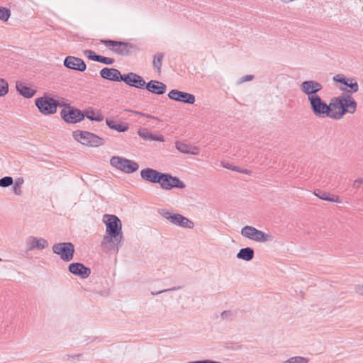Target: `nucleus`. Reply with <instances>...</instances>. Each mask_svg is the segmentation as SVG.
Here are the masks:
<instances>
[{"mask_svg":"<svg viewBox=\"0 0 363 363\" xmlns=\"http://www.w3.org/2000/svg\"><path fill=\"white\" fill-rule=\"evenodd\" d=\"M104 222L106 225L105 235L101 242L104 250L118 252L123 245V234L121 220L115 215H104Z\"/></svg>","mask_w":363,"mask_h":363,"instance_id":"nucleus-1","label":"nucleus"},{"mask_svg":"<svg viewBox=\"0 0 363 363\" xmlns=\"http://www.w3.org/2000/svg\"><path fill=\"white\" fill-rule=\"evenodd\" d=\"M334 119L340 120L346 113H354L357 108V102L351 96H340L333 99Z\"/></svg>","mask_w":363,"mask_h":363,"instance_id":"nucleus-2","label":"nucleus"},{"mask_svg":"<svg viewBox=\"0 0 363 363\" xmlns=\"http://www.w3.org/2000/svg\"><path fill=\"white\" fill-rule=\"evenodd\" d=\"M310 108L315 116L318 118H330L334 119L333 101L328 104L319 96L308 100Z\"/></svg>","mask_w":363,"mask_h":363,"instance_id":"nucleus-3","label":"nucleus"},{"mask_svg":"<svg viewBox=\"0 0 363 363\" xmlns=\"http://www.w3.org/2000/svg\"><path fill=\"white\" fill-rule=\"evenodd\" d=\"M100 42L108 47L113 52L122 56L128 55L133 52L138 50L135 45L128 42L113 40H101Z\"/></svg>","mask_w":363,"mask_h":363,"instance_id":"nucleus-4","label":"nucleus"},{"mask_svg":"<svg viewBox=\"0 0 363 363\" xmlns=\"http://www.w3.org/2000/svg\"><path fill=\"white\" fill-rule=\"evenodd\" d=\"M74 138L84 145L99 147L105 144L104 138L88 131L76 130L73 132Z\"/></svg>","mask_w":363,"mask_h":363,"instance_id":"nucleus-5","label":"nucleus"},{"mask_svg":"<svg viewBox=\"0 0 363 363\" xmlns=\"http://www.w3.org/2000/svg\"><path fill=\"white\" fill-rule=\"evenodd\" d=\"M159 213L173 225L189 229H192L194 226V222L182 214L173 213L166 209L160 210Z\"/></svg>","mask_w":363,"mask_h":363,"instance_id":"nucleus-6","label":"nucleus"},{"mask_svg":"<svg viewBox=\"0 0 363 363\" xmlns=\"http://www.w3.org/2000/svg\"><path fill=\"white\" fill-rule=\"evenodd\" d=\"M35 104L39 111L45 116L55 113L60 106V103L57 100L46 96L37 98Z\"/></svg>","mask_w":363,"mask_h":363,"instance_id":"nucleus-7","label":"nucleus"},{"mask_svg":"<svg viewBox=\"0 0 363 363\" xmlns=\"http://www.w3.org/2000/svg\"><path fill=\"white\" fill-rule=\"evenodd\" d=\"M241 235L253 241L264 242L272 240V236L251 225H245L241 230Z\"/></svg>","mask_w":363,"mask_h":363,"instance_id":"nucleus-8","label":"nucleus"},{"mask_svg":"<svg viewBox=\"0 0 363 363\" xmlns=\"http://www.w3.org/2000/svg\"><path fill=\"white\" fill-rule=\"evenodd\" d=\"M52 250L53 253L59 255L65 262H69L73 259L74 246L72 242H60L54 244Z\"/></svg>","mask_w":363,"mask_h":363,"instance_id":"nucleus-9","label":"nucleus"},{"mask_svg":"<svg viewBox=\"0 0 363 363\" xmlns=\"http://www.w3.org/2000/svg\"><path fill=\"white\" fill-rule=\"evenodd\" d=\"M159 184L164 190H171L174 188L182 189L186 187V184L179 177L168 173H162Z\"/></svg>","mask_w":363,"mask_h":363,"instance_id":"nucleus-10","label":"nucleus"},{"mask_svg":"<svg viewBox=\"0 0 363 363\" xmlns=\"http://www.w3.org/2000/svg\"><path fill=\"white\" fill-rule=\"evenodd\" d=\"M323 89V85L315 80L303 81L300 84V90L308 96V101L319 96L318 93Z\"/></svg>","mask_w":363,"mask_h":363,"instance_id":"nucleus-11","label":"nucleus"},{"mask_svg":"<svg viewBox=\"0 0 363 363\" xmlns=\"http://www.w3.org/2000/svg\"><path fill=\"white\" fill-rule=\"evenodd\" d=\"M60 116L68 123H76L84 118V115L82 111L70 106L63 108L60 112Z\"/></svg>","mask_w":363,"mask_h":363,"instance_id":"nucleus-12","label":"nucleus"},{"mask_svg":"<svg viewBox=\"0 0 363 363\" xmlns=\"http://www.w3.org/2000/svg\"><path fill=\"white\" fill-rule=\"evenodd\" d=\"M168 97L174 101L188 104H194L196 99L192 94L182 91L177 89H172L168 93Z\"/></svg>","mask_w":363,"mask_h":363,"instance_id":"nucleus-13","label":"nucleus"},{"mask_svg":"<svg viewBox=\"0 0 363 363\" xmlns=\"http://www.w3.org/2000/svg\"><path fill=\"white\" fill-rule=\"evenodd\" d=\"M122 81L126 84L137 89H143L145 86V81L143 78L134 72H129L123 74Z\"/></svg>","mask_w":363,"mask_h":363,"instance_id":"nucleus-14","label":"nucleus"},{"mask_svg":"<svg viewBox=\"0 0 363 363\" xmlns=\"http://www.w3.org/2000/svg\"><path fill=\"white\" fill-rule=\"evenodd\" d=\"M26 252L34 250H42L48 246V242L45 238L30 236L26 239Z\"/></svg>","mask_w":363,"mask_h":363,"instance_id":"nucleus-15","label":"nucleus"},{"mask_svg":"<svg viewBox=\"0 0 363 363\" xmlns=\"http://www.w3.org/2000/svg\"><path fill=\"white\" fill-rule=\"evenodd\" d=\"M64 66L69 69L84 72L86 65L83 60L74 56H67L64 60Z\"/></svg>","mask_w":363,"mask_h":363,"instance_id":"nucleus-16","label":"nucleus"},{"mask_svg":"<svg viewBox=\"0 0 363 363\" xmlns=\"http://www.w3.org/2000/svg\"><path fill=\"white\" fill-rule=\"evenodd\" d=\"M69 272L82 279H86L91 274V269L80 262H74L69 265Z\"/></svg>","mask_w":363,"mask_h":363,"instance_id":"nucleus-17","label":"nucleus"},{"mask_svg":"<svg viewBox=\"0 0 363 363\" xmlns=\"http://www.w3.org/2000/svg\"><path fill=\"white\" fill-rule=\"evenodd\" d=\"M162 173L152 168H145L140 171V177L145 181L159 184Z\"/></svg>","mask_w":363,"mask_h":363,"instance_id":"nucleus-18","label":"nucleus"},{"mask_svg":"<svg viewBox=\"0 0 363 363\" xmlns=\"http://www.w3.org/2000/svg\"><path fill=\"white\" fill-rule=\"evenodd\" d=\"M100 76L110 81L121 82L123 74H121V72L116 68L104 67L101 69Z\"/></svg>","mask_w":363,"mask_h":363,"instance_id":"nucleus-19","label":"nucleus"},{"mask_svg":"<svg viewBox=\"0 0 363 363\" xmlns=\"http://www.w3.org/2000/svg\"><path fill=\"white\" fill-rule=\"evenodd\" d=\"M145 88L148 91L158 95L164 94L167 90V86L165 84L162 82L153 79L146 83Z\"/></svg>","mask_w":363,"mask_h":363,"instance_id":"nucleus-20","label":"nucleus"},{"mask_svg":"<svg viewBox=\"0 0 363 363\" xmlns=\"http://www.w3.org/2000/svg\"><path fill=\"white\" fill-rule=\"evenodd\" d=\"M138 135L145 141H160L163 142L164 140L162 135H155L149 131L147 128H139L138 130Z\"/></svg>","mask_w":363,"mask_h":363,"instance_id":"nucleus-21","label":"nucleus"},{"mask_svg":"<svg viewBox=\"0 0 363 363\" xmlns=\"http://www.w3.org/2000/svg\"><path fill=\"white\" fill-rule=\"evenodd\" d=\"M175 147L178 151L184 154L192 155H198L199 154V149L198 147L191 146L179 141H177L175 143Z\"/></svg>","mask_w":363,"mask_h":363,"instance_id":"nucleus-22","label":"nucleus"},{"mask_svg":"<svg viewBox=\"0 0 363 363\" xmlns=\"http://www.w3.org/2000/svg\"><path fill=\"white\" fill-rule=\"evenodd\" d=\"M16 87L19 94L27 99L33 97L36 93L35 89L26 86L21 82H17Z\"/></svg>","mask_w":363,"mask_h":363,"instance_id":"nucleus-23","label":"nucleus"},{"mask_svg":"<svg viewBox=\"0 0 363 363\" xmlns=\"http://www.w3.org/2000/svg\"><path fill=\"white\" fill-rule=\"evenodd\" d=\"M255 251L251 247H245L240 250L238 252L236 257L239 259L244 261H251L254 258Z\"/></svg>","mask_w":363,"mask_h":363,"instance_id":"nucleus-24","label":"nucleus"},{"mask_svg":"<svg viewBox=\"0 0 363 363\" xmlns=\"http://www.w3.org/2000/svg\"><path fill=\"white\" fill-rule=\"evenodd\" d=\"M106 123L111 129L115 130L120 133L125 132L129 128L128 124L127 123H118L117 122L108 118H106Z\"/></svg>","mask_w":363,"mask_h":363,"instance_id":"nucleus-25","label":"nucleus"},{"mask_svg":"<svg viewBox=\"0 0 363 363\" xmlns=\"http://www.w3.org/2000/svg\"><path fill=\"white\" fill-rule=\"evenodd\" d=\"M126 161V158L125 157H120V156H113L111 159H110V164L121 171L123 172L124 171V169H125V162Z\"/></svg>","mask_w":363,"mask_h":363,"instance_id":"nucleus-26","label":"nucleus"},{"mask_svg":"<svg viewBox=\"0 0 363 363\" xmlns=\"http://www.w3.org/2000/svg\"><path fill=\"white\" fill-rule=\"evenodd\" d=\"M314 194L316 196H318L319 199H320L322 200L331 201V202L340 203V199L337 196L329 194L328 192L321 191L319 190L315 191L314 192Z\"/></svg>","mask_w":363,"mask_h":363,"instance_id":"nucleus-27","label":"nucleus"},{"mask_svg":"<svg viewBox=\"0 0 363 363\" xmlns=\"http://www.w3.org/2000/svg\"><path fill=\"white\" fill-rule=\"evenodd\" d=\"M82 112L84 115V117H86L88 119L91 121L100 122L102 121L104 119V117L101 113L97 112V114H96L95 111L91 108L86 109L84 111Z\"/></svg>","mask_w":363,"mask_h":363,"instance_id":"nucleus-28","label":"nucleus"},{"mask_svg":"<svg viewBox=\"0 0 363 363\" xmlns=\"http://www.w3.org/2000/svg\"><path fill=\"white\" fill-rule=\"evenodd\" d=\"M125 164V169H124L123 172L126 173V174H132V173L136 172L139 168V165L137 162H135L133 160H128L127 158H126Z\"/></svg>","mask_w":363,"mask_h":363,"instance_id":"nucleus-29","label":"nucleus"},{"mask_svg":"<svg viewBox=\"0 0 363 363\" xmlns=\"http://www.w3.org/2000/svg\"><path fill=\"white\" fill-rule=\"evenodd\" d=\"M164 53L163 52H157L156 55H154L153 59V67L157 69V72L160 73L161 71V67L162 65V60L164 58Z\"/></svg>","mask_w":363,"mask_h":363,"instance_id":"nucleus-30","label":"nucleus"},{"mask_svg":"<svg viewBox=\"0 0 363 363\" xmlns=\"http://www.w3.org/2000/svg\"><path fill=\"white\" fill-rule=\"evenodd\" d=\"M309 359L301 356H295L284 361L282 363H308Z\"/></svg>","mask_w":363,"mask_h":363,"instance_id":"nucleus-31","label":"nucleus"},{"mask_svg":"<svg viewBox=\"0 0 363 363\" xmlns=\"http://www.w3.org/2000/svg\"><path fill=\"white\" fill-rule=\"evenodd\" d=\"M11 16V11L6 7H0V20L7 21Z\"/></svg>","mask_w":363,"mask_h":363,"instance_id":"nucleus-32","label":"nucleus"},{"mask_svg":"<svg viewBox=\"0 0 363 363\" xmlns=\"http://www.w3.org/2000/svg\"><path fill=\"white\" fill-rule=\"evenodd\" d=\"M9 92V84L4 79L0 78V96H4Z\"/></svg>","mask_w":363,"mask_h":363,"instance_id":"nucleus-33","label":"nucleus"},{"mask_svg":"<svg viewBox=\"0 0 363 363\" xmlns=\"http://www.w3.org/2000/svg\"><path fill=\"white\" fill-rule=\"evenodd\" d=\"M84 55H85L89 60L99 62L101 55H96V52L91 50H85L83 51Z\"/></svg>","mask_w":363,"mask_h":363,"instance_id":"nucleus-34","label":"nucleus"},{"mask_svg":"<svg viewBox=\"0 0 363 363\" xmlns=\"http://www.w3.org/2000/svg\"><path fill=\"white\" fill-rule=\"evenodd\" d=\"M13 184V179L11 177L6 176L0 179V186L1 187H9Z\"/></svg>","mask_w":363,"mask_h":363,"instance_id":"nucleus-35","label":"nucleus"},{"mask_svg":"<svg viewBox=\"0 0 363 363\" xmlns=\"http://www.w3.org/2000/svg\"><path fill=\"white\" fill-rule=\"evenodd\" d=\"M350 80L345 84L347 87L351 89L352 92H357L359 90V85L354 78H348Z\"/></svg>","mask_w":363,"mask_h":363,"instance_id":"nucleus-36","label":"nucleus"},{"mask_svg":"<svg viewBox=\"0 0 363 363\" xmlns=\"http://www.w3.org/2000/svg\"><path fill=\"white\" fill-rule=\"evenodd\" d=\"M333 80L345 85L350 79L346 78L343 74H338L333 77Z\"/></svg>","mask_w":363,"mask_h":363,"instance_id":"nucleus-37","label":"nucleus"},{"mask_svg":"<svg viewBox=\"0 0 363 363\" xmlns=\"http://www.w3.org/2000/svg\"><path fill=\"white\" fill-rule=\"evenodd\" d=\"M180 289H182V286H174V287H172L170 289H163V290H160V291H152L151 294L152 295H157V294H162V293L167 292V291H177Z\"/></svg>","mask_w":363,"mask_h":363,"instance_id":"nucleus-38","label":"nucleus"},{"mask_svg":"<svg viewBox=\"0 0 363 363\" xmlns=\"http://www.w3.org/2000/svg\"><path fill=\"white\" fill-rule=\"evenodd\" d=\"M99 62L105 64V65H112L114 62V60L113 58L100 56Z\"/></svg>","mask_w":363,"mask_h":363,"instance_id":"nucleus-39","label":"nucleus"},{"mask_svg":"<svg viewBox=\"0 0 363 363\" xmlns=\"http://www.w3.org/2000/svg\"><path fill=\"white\" fill-rule=\"evenodd\" d=\"M233 316V313L231 311H224L221 313V318L224 320H231Z\"/></svg>","mask_w":363,"mask_h":363,"instance_id":"nucleus-40","label":"nucleus"},{"mask_svg":"<svg viewBox=\"0 0 363 363\" xmlns=\"http://www.w3.org/2000/svg\"><path fill=\"white\" fill-rule=\"evenodd\" d=\"M353 187L356 189H359L360 188L363 189V179L359 178L356 180H354L353 183Z\"/></svg>","mask_w":363,"mask_h":363,"instance_id":"nucleus-41","label":"nucleus"},{"mask_svg":"<svg viewBox=\"0 0 363 363\" xmlns=\"http://www.w3.org/2000/svg\"><path fill=\"white\" fill-rule=\"evenodd\" d=\"M254 78H255V76L251 75V74L243 76L240 79V83H243V82L251 81Z\"/></svg>","mask_w":363,"mask_h":363,"instance_id":"nucleus-42","label":"nucleus"},{"mask_svg":"<svg viewBox=\"0 0 363 363\" xmlns=\"http://www.w3.org/2000/svg\"><path fill=\"white\" fill-rule=\"evenodd\" d=\"M13 191L14 194L16 196H21L23 194L21 186H16L15 184H13Z\"/></svg>","mask_w":363,"mask_h":363,"instance_id":"nucleus-43","label":"nucleus"},{"mask_svg":"<svg viewBox=\"0 0 363 363\" xmlns=\"http://www.w3.org/2000/svg\"><path fill=\"white\" fill-rule=\"evenodd\" d=\"M354 291L356 293L363 296V284L356 285L354 287Z\"/></svg>","mask_w":363,"mask_h":363,"instance_id":"nucleus-44","label":"nucleus"},{"mask_svg":"<svg viewBox=\"0 0 363 363\" xmlns=\"http://www.w3.org/2000/svg\"><path fill=\"white\" fill-rule=\"evenodd\" d=\"M140 116H144V117L147 118L156 120V121H160L157 117L152 116V115H150L148 113H140Z\"/></svg>","mask_w":363,"mask_h":363,"instance_id":"nucleus-45","label":"nucleus"},{"mask_svg":"<svg viewBox=\"0 0 363 363\" xmlns=\"http://www.w3.org/2000/svg\"><path fill=\"white\" fill-rule=\"evenodd\" d=\"M23 183H24V179L23 177H18L14 182V184L16 186H21Z\"/></svg>","mask_w":363,"mask_h":363,"instance_id":"nucleus-46","label":"nucleus"},{"mask_svg":"<svg viewBox=\"0 0 363 363\" xmlns=\"http://www.w3.org/2000/svg\"><path fill=\"white\" fill-rule=\"evenodd\" d=\"M221 165H222V167H224V168H226V169H230V170H232L233 165H232V164H230L229 162H223L221 163Z\"/></svg>","mask_w":363,"mask_h":363,"instance_id":"nucleus-47","label":"nucleus"},{"mask_svg":"<svg viewBox=\"0 0 363 363\" xmlns=\"http://www.w3.org/2000/svg\"><path fill=\"white\" fill-rule=\"evenodd\" d=\"M242 168L238 167V166H233L232 171L237 172H241Z\"/></svg>","mask_w":363,"mask_h":363,"instance_id":"nucleus-48","label":"nucleus"},{"mask_svg":"<svg viewBox=\"0 0 363 363\" xmlns=\"http://www.w3.org/2000/svg\"><path fill=\"white\" fill-rule=\"evenodd\" d=\"M186 363H208V359L201 360V361H194V362H188Z\"/></svg>","mask_w":363,"mask_h":363,"instance_id":"nucleus-49","label":"nucleus"},{"mask_svg":"<svg viewBox=\"0 0 363 363\" xmlns=\"http://www.w3.org/2000/svg\"><path fill=\"white\" fill-rule=\"evenodd\" d=\"M240 173H243V174H251V171H250L248 169H242Z\"/></svg>","mask_w":363,"mask_h":363,"instance_id":"nucleus-50","label":"nucleus"},{"mask_svg":"<svg viewBox=\"0 0 363 363\" xmlns=\"http://www.w3.org/2000/svg\"><path fill=\"white\" fill-rule=\"evenodd\" d=\"M127 111H129V112H131L134 114H136V115H140V113H143V112H140V111H133V110H126Z\"/></svg>","mask_w":363,"mask_h":363,"instance_id":"nucleus-51","label":"nucleus"},{"mask_svg":"<svg viewBox=\"0 0 363 363\" xmlns=\"http://www.w3.org/2000/svg\"><path fill=\"white\" fill-rule=\"evenodd\" d=\"M208 363H221V362L208 359Z\"/></svg>","mask_w":363,"mask_h":363,"instance_id":"nucleus-52","label":"nucleus"},{"mask_svg":"<svg viewBox=\"0 0 363 363\" xmlns=\"http://www.w3.org/2000/svg\"><path fill=\"white\" fill-rule=\"evenodd\" d=\"M2 259L0 258V261H1Z\"/></svg>","mask_w":363,"mask_h":363,"instance_id":"nucleus-53","label":"nucleus"}]
</instances>
